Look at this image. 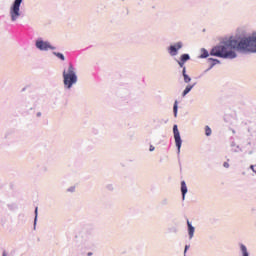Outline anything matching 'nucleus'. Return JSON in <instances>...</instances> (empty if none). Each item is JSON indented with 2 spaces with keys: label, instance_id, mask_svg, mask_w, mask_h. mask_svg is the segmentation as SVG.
<instances>
[{
  "label": "nucleus",
  "instance_id": "nucleus-11",
  "mask_svg": "<svg viewBox=\"0 0 256 256\" xmlns=\"http://www.w3.org/2000/svg\"><path fill=\"white\" fill-rule=\"evenodd\" d=\"M191 89H193V86H191V85H188L186 88H185V90L183 91V97H185V95H187L190 91H191Z\"/></svg>",
  "mask_w": 256,
  "mask_h": 256
},
{
  "label": "nucleus",
  "instance_id": "nucleus-19",
  "mask_svg": "<svg viewBox=\"0 0 256 256\" xmlns=\"http://www.w3.org/2000/svg\"><path fill=\"white\" fill-rule=\"evenodd\" d=\"M150 151H155V147L153 145L150 146Z\"/></svg>",
  "mask_w": 256,
  "mask_h": 256
},
{
  "label": "nucleus",
  "instance_id": "nucleus-18",
  "mask_svg": "<svg viewBox=\"0 0 256 256\" xmlns=\"http://www.w3.org/2000/svg\"><path fill=\"white\" fill-rule=\"evenodd\" d=\"M223 166H224L226 169H229V163L224 162Z\"/></svg>",
  "mask_w": 256,
  "mask_h": 256
},
{
  "label": "nucleus",
  "instance_id": "nucleus-4",
  "mask_svg": "<svg viewBox=\"0 0 256 256\" xmlns=\"http://www.w3.org/2000/svg\"><path fill=\"white\" fill-rule=\"evenodd\" d=\"M37 49H40V51H49V49H55L49 42H45L43 40H38L36 42Z\"/></svg>",
  "mask_w": 256,
  "mask_h": 256
},
{
  "label": "nucleus",
  "instance_id": "nucleus-14",
  "mask_svg": "<svg viewBox=\"0 0 256 256\" xmlns=\"http://www.w3.org/2000/svg\"><path fill=\"white\" fill-rule=\"evenodd\" d=\"M201 57H202V59H206V57H209V52L207 50L203 49Z\"/></svg>",
  "mask_w": 256,
  "mask_h": 256
},
{
  "label": "nucleus",
  "instance_id": "nucleus-20",
  "mask_svg": "<svg viewBox=\"0 0 256 256\" xmlns=\"http://www.w3.org/2000/svg\"><path fill=\"white\" fill-rule=\"evenodd\" d=\"M187 249H189V246H186V247H185V253H187Z\"/></svg>",
  "mask_w": 256,
  "mask_h": 256
},
{
  "label": "nucleus",
  "instance_id": "nucleus-22",
  "mask_svg": "<svg viewBox=\"0 0 256 256\" xmlns=\"http://www.w3.org/2000/svg\"><path fill=\"white\" fill-rule=\"evenodd\" d=\"M3 256H5V253L3 254Z\"/></svg>",
  "mask_w": 256,
  "mask_h": 256
},
{
  "label": "nucleus",
  "instance_id": "nucleus-13",
  "mask_svg": "<svg viewBox=\"0 0 256 256\" xmlns=\"http://www.w3.org/2000/svg\"><path fill=\"white\" fill-rule=\"evenodd\" d=\"M211 133H212L211 128L209 126H205V135H206V137H210Z\"/></svg>",
  "mask_w": 256,
  "mask_h": 256
},
{
  "label": "nucleus",
  "instance_id": "nucleus-21",
  "mask_svg": "<svg viewBox=\"0 0 256 256\" xmlns=\"http://www.w3.org/2000/svg\"><path fill=\"white\" fill-rule=\"evenodd\" d=\"M35 213H36V215H37V208L35 209Z\"/></svg>",
  "mask_w": 256,
  "mask_h": 256
},
{
  "label": "nucleus",
  "instance_id": "nucleus-8",
  "mask_svg": "<svg viewBox=\"0 0 256 256\" xmlns=\"http://www.w3.org/2000/svg\"><path fill=\"white\" fill-rule=\"evenodd\" d=\"M181 191H182V199L185 200V195H187V184L185 181L181 182Z\"/></svg>",
  "mask_w": 256,
  "mask_h": 256
},
{
  "label": "nucleus",
  "instance_id": "nucleus-3",
  "mask_svg": "<svg viewBox=\"0 0 256 256\" xmlns=\"http://www.w3.org/2000/svg\"><path fill=\"white\" fill-rule=\"evenodd\" d=\"M21 3H23V0H15L13 5L10 8V17L11 21H15L16 19H19L21 17Z\"/></svg>",
  "mask_w": 256,
  "mask_h": 256
},
{
  "label": "nucleus",
  "instance_id": "nucleus-5",
  "mask_svg": "<svg viewBox=\"0 0 256 256\" xmlns=\"http://www.w3.org/2000/svg\"><path fill=\"white\" fill-rule=\"evenodd\" d=\"M173 133H174V139L176 143V147H178V151H181V135L179 134V129L177 128V125H174L173 127Z\"/></svg>",
  "mask_w": 256,
  "mask_h": 256
},
{
  "label": "nucleus",
  "instance_id": "nucleus-10",
  "mask_svg": "<svg viewBox=\"0 0 256 256\" xmlns=\"http://www.w3.org/2000/svg\"><path fill=\"white\" fill-rule=\"evenodd\" d=\"M191 59V57L189 56V54H183L181 57H180V60H182V62H186V61H189Z\"/></svg>",
  "mask_w": 256,
  "mask_h": 256
},
{
  "label": "nucleus",
  "instance_id": "nucleus-2",
  "mask_svg": "<svg viewBox=\"0 0 256 256\" xmlns=\"http://www.w3.org/2000/svg\"><path fill=\"white\" fill-rule=\"evenodd\" d=\"M64 77V85L68 89L73 87L74 83H77V75L75 74V68H73V64H69L68 71L63 72Z\"/></svg>",
  "mask_w": 256,
  "mask_h": 256
},
{
  "label": "nucleus",
  "instance_id": "nucleus-17",
  "mask_svg": "<svg viewBox=\"0 0 256 256\" xmlns=\"http://www.w3.org/2000/svg\"><path fill=\"white\" fill-rule=\"evenodd\" d=\"M178 65H180V67H183V69L185 68V62H183L182 60L178 61Z\"/></svg>",
  "mask_w": 256,
  "mask_h": 256
},
{
  "label": "nucleus",
  "instance_id": "nucleus-12",
  "mask_svg": "<svg viewBox=\"0 0 256 256\" xmlns=\"http://www.w3.org/2000/svg\"><path fill=\"white\" fill-rule=\"evenodd\" d=\"M241 251L243 253V256H249V253L247 252V247H245V245H241Z\"/></svg>",
  "mask_w": 256,
  "mask_h": 256
},
{
  "label": "nucleus",
  "instance_id": "nucleus-1",
  "mask_svg": "<svg viewBox=\"0 0 256 256\" xmlns=\"http://www.w3.org/2000/svg\"><path fill=\"white\" fill-rule=\"evenodd\" d=\"M233 49L241 51L242 53H256V36L242 38L240 41L229 40L220 45L215 46L210 51L213 57H221L222 59H235L237 54Z\"/></svg>",
  "mask_w": 256,
  "mask_h": 256
},
{
  "label": "nucleus",
  "instance_id": "nucleus-16",
  "mask_svg": "<svg viewBox=\"0 0 256 256\" xmlns=\"http://www.w3.org/2000/svg\"><path fill=\"white\" fill-rule=\"evenodd\" d=\"M56 56H58L59 59H61V61H65V56L61 53H57Z\"/></svg>",
  "mask_w": 256,
  "mask_h": 256
},
{
  "label": "nucleus",
  "instance_id": "nucleus-9",
  "mask_svg": "<svg viewBox=\"0 0 256 256\" xmlns=\"http://www.w3.org/2000/svg\"><path fill=\"white\" fill-rule=\"evenodd\" d=\"M182 73H183V77H184L185 83H190V82H191V77H189V76L187 75V73H186V68H185V67L183 68Z\"/></svg>",
  "mask_w": 256,
  "mask_h": 256
},
{
  "label": "nucleus",
  "instance_id": "nucleus-15",
  "mask_svg": "<svg viewBox=\"0 0 256 256\" xmlns=\"http://www.w3.org/2000/svg\"><path fill=\"white\" fill-rule=\"evenodd\" d=\"M173 111H174V117H177V101L174 104Z\"/></svg>",
  "mask_w": 256,
  "mask_h": 256
},
{
  "label": "nucleus",
  "instance_id": "nucleus-7",
  "mask_svg": "<svg viewBox=\"0 0 256 256\" xmlns=\"http://www.w3.org/2000/svg\"><path fill=\"white\" fill-rule=\"evenodd\" d=\"M187 225H188V235H189L190 239H193V234L195 233V228L193 227V225H191V222H189V220H187Z\"/></svg>",
  "mask_w": 256,
  "mask_h": 256
},
{
  "label": "nucleus",
  "instance_id": "nucleus-6",
  "mask_svg": "<svg viewBox=\"0 0 256 256\" xmlns=\"http://www.w3.org/2000/svg\"><path fill=\"white\" fill-rule=\"evenodd\" d=\"M183 47V44L181 42L176 43L175 45L170 46V55H177V51Z\"/></svg>",
  "mask_w": 256,
  "mask_h": 256
}]
</instances>
